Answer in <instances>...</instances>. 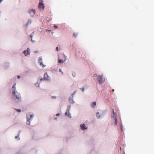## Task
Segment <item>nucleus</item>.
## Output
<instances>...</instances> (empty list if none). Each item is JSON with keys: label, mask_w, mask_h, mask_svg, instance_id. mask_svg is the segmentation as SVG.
<instances>
[{"label": "nucleus", "mask_w": 154, "mask_h": 154, "mask_svg": "<svg viewBox=\"0 0 154 154\" xmlns=\"http://www.w3.org/2000/svg\"><path fill=\"white\" fill-rule=\"evenodd\" d=\"M12 93L13 95V98L15 100L17 99L19 100H21V97L20 94L17 92L16 89H14L13 92Z\"/></svg>", "instance_id": "f257e3e1"}, {"label": "nucleus", "mask_w": 154, "mask_h": 154, "mask_svg": "<svg viewBox=\"0 0 154 154\" xmlns=\"http://www.w3.org/2000/svg\"><path fill=\"white\" fill-rule=\"evenodd\" d=\"M105 80V79L103 78L102 75H98L97 77V81L100 84H102Z\"/></svg>", "instance_id": "f03ea898"}, {"label": "nucleus", "mask_w": 154, "mask_h": 154, "mask_svg": "<svg viewBox=\"0 0 154 154\" xmlns=\"http://www.w3.org/2000/svg\"><path fill=\"white\" fill-rule=\"evenodd\" d=\"M42 0H40L39 3L38 8L41 10H44L45 8L44 5L43 3Z\"/></svg>", "instance_id": "7ed1b4c3"}, {"label": "nucleus", "mask_w": 154, "mask_h": 154, "mask_svg": "<svg viewBox=\"0 0 154 154\" xmlns=\"http://www.w3.org/2000/svg\"><path fill=\"white\" fill-rule=\"evenodd\" d=\"M23 53H24L25 56H27L28 54H30V49L29 48H27L26 50H25Z\"/></svg>", "instance_id": "20e7f679"}, {"label": "nucleus", "mask_w": 154, "mask_h": 154, "mask_svg": "<svg viewBox=\"0 0 154 154\" xmlns=\"http://www.w3.org/2000/svg\"><path fill=\"white\" fill-rule=\"evenodd\" d=\"M82 129L84 130H86L87 129V127L85 126V124H81L80 125Z\"/></svg>", "instance_id": "39448f33"}, {"label": "nucleus", "mask_w": 154, "mask_h": 154, "mask_svg": "<svg viewBox=\"0 0 154 154\" xmlns=\"http://www.w3.org/2000/svg\"><path fill=\"white\" fill-rule=\"evenodd\" d=\"M29 13L31 16H33L35 13V11L32 9L29 11Z\"/></svg>", "instance_id": "423d86ee"}, {"label": "nucleus", "mask_w": 154, "mask_h": 154, "mask_svg": "<svg viewBox=\"0 0 154 154\" xmlns=\"http://www.w3.org/2000/svg\"><path fill=\"white\" fill-rule=\"evenodd\" d=\"M44 79L47 80L49 79V77L46 73H45L44 75Z\"/></svg>", "instance_id": "0eeeda50"}, {"label": "nucleus", "mask_w": 154, "mask_h": 154, "mask_svg": "<svg viewBox=\"0 0 154 154\" xmlns=\"http://www.w3.org/2000/svg\"><path fill=\"white\" fill-rule=\"evenodd\" d=\"M117 114L116 113H114L111 115V116L114 119L115 118H116Z\"/></svg>", "instance_id": "6e6552de"}, {"label": "nucleus", "mask_w": 154, "mask_h": 154, "mask_svg": "<svg viewBox=\"0 0 154 154\" xmlns=\"http://www.w3.org/2000/svg\"><path fill=\"white\" fill-rule=\"evenodd\" d=\"M96 102H94L92 104H91V106H92V107L93 108H94L95 106H96Z\"/></svg>", "instance_id": "1a4fd4ad"}, {"label": "nucleus", "mask_w": 154, "mask_h": 154, "mask_svg": "<svg viewBox=\"0 0 154 154\" xmlns=\"http://www.w3.org/2000/svg\"><path fill=\"white\" fill-rule=\"evenodd\" d=\"M40 59L41 60H42V59H41L40 58H39V61H40ZM40 65H41V66H42L43 67H45V65H43V64L42 63V62H40Z\"/></svg>", "instance_id": "9d476101"}, {"label": "nucleus", "mask_w": 154, "mask_h": 154, "mask_svg": "<svg viewBox=\"0 0 154 154\" xmlns=\"http://www.w3.org/2000/svg\"><path fill=\"white\" fill-rule=\"evenodd\" d=\"M114 121H115V125H117V118H115L114 119Z\"/></svg>", "instance_id": "9b49d317"}, {"label": "nucleus", "mask_w": 154, "mask_h": 154, "mask_svg": "<svg viewBox=\"0 0 154 154\" xmlns=\"http://www.w3.org/2000/svg\"><path fill=\"white\" fill-rule=\"evenodd\" d=\"M16 83H15L14 84L13 86V87H12V88L13 89H12V92H13V90H14V89H16L15 88V87H16Z\"/></svg>", "instance_id": "f8f14e48"}, {"label": "nucleus", "mask_w": 154, "mask_h": 154, "mask_svg": "<svg viewBox=\"0 0 154 154\" xmlns=\"http://www.w3.org/2000/svg\"><path fill=\"white\" fill-rule=\"evenodd\" d=\"M58 62L59 63H63V60H62L60 59H58Z\"/></svg>", "instance_id": "ddd939ff"}, {"label": "nucleus", "mask_w": 154, "mask_h": 154, "mask_svg": "<svg viewBox=\"0 0 154 154\" xmlns=\"http://www.w3.org/2000/svg\"><path fill=\"white\" fill-rule=\"evenodd\" d=\"M97 117L98 118H99L100 117V116L99 115V112H97Z\"/></svg>", "instance_id": "4468645a"}, {"label": "nucleus", "mask_w": 154, "mask_h": 154, "mask_svg": "<svg viewBox=\"0 0 154 154\" xmlns=\"http://www.w3.org/2000/svg\"><path fill=\"white\" fill-rule=\"evenodd\" d=\"M26 124L28 125H29L30 124V122L29 120H27V121L26 122Z\"/></svg>", "instance_id": "2eb2a0df"}, {"label": "nucleus", "mask_w": 154, "mask_h": 154, "mask_svg": "<svg viewBox=\"0 0 154 154\" xmlns=\"http://www.w3.org/2000/svg\"><path fill=\"white\" fill-rule=\"evenodd\" d=\"M78 34L76 33H74L73 34V35L75 37H76V36Z\"/></svg>", "instance_id": "dca6fc26"}, {"label": "nucleus", "mask_w": 154, "mask_h": 154, "mask_svg": "<svg viewBox=\"0 0 154 154\" xmlns=\"http://www.w3.org/2000/svg\"><path fill=\"white\" fill-rule=\"evenodd\" d=\"M17 110L18 112H21V110L20 109H17Z\"/></svg>", "instance_id": "f3484780"}, {"label": "nucleus", "mask_w": 154, "mask_h": 154, "mask_svg": "<svg viewBox=\"0 0 154 154\" xmlns=\"http://www.w3.org/2000/svg\"><path fill=\"white\" fill-rule=\"evenodd\" d=\"M35 85L36 86H39V84H38V83H36L35 84Z\"/></svg>", "instance_id": "a211bd4d"}, {"label": "nucleus", "mask_w": 154, "mask_h": 154, "mask_svg": "<svg viewBox=\"0 0 154 154\" xmlns=\"http://www.w3.org/2000/svg\"><path fill=\"white\" fill-rule=\"evenodd\" d=\"M69 111L66 112L65 113V115H67V114L68 113H69Z\"/></svg>", "instance_id": "6ab92c4d"}, {"label": "nucleus", "mask_w": 154, "mask_h": 154, "mask_svg": "<svg viewBox=\"0 0 154 154\" xmlns=\"http://www.w3.org/2000/svg\"><path fill=\"white\" fill-rule=\"evenodd\" d=\"M54 26L56 29L57 28V26L56 25H54Z\"/></svg>", "instance_id": "aec40b11"}, {"label": "nucleus", "mask_w": 154, "mask_h": 154, "mask_svg": "<svg viewBox=\"0 0 154 154\" xmlns=\"http://www.w3.org/2000/svg\"><path fill=\"white\" fill-rule=\"evenodd\" d=\"M82 92H84V88H82Z\"/></svg>", "instance_id": "412c9836"}, {"label": "nucleus", "mask_w": 154, "mask_h": 154, "mask_svg": "<svg viewBox=\"0 0 154 154\" xmlns=\"http://www.w3.org/2000/svg\"><path fill=\"white\" fill-rule=\"evenodd\" d=\"M114 111V109H112V112L113 113H115Z\"/></svg>", "instance_id": "4be33fe9"}, {"label": "nucleus", "mask_w": 154, "mask_h": 154, "mask_svg": "<svg viewBox=\"0 0 154 154\" xmlns=\"http://www.w3.org/2000/svg\"><path fill=\"white\" fill-rule=\"evenodd\" d=\"M30 37H31V41H32V35H30Z\"/></svg>", "instance_id": "5701e85b"}, {"label": "nucleus", "mask_w": 154, "mask_h": 154, "mask_svg": "<svg viewBox=\"0 0 154 154\" xmlns=\"http://www.w3.org/2000/svg\"><path fill=\"white\" fill-rule=\"evenodd\" d=\"M59 72H61L62 73H63V72H62V71H61V69H59Z\"/></svg>", "instance_id": "b1692460"}, {"label": "nucleus", "mask_w": 154, "mask_h": 154, "mask_svg": "<svg viewBox=\"0 0 154 154\" xmlns=\"http://www.w3.org/2000/svg\"><path fill=\"white\" fill-rule=\"evenodd\" d=\"M60 115V113H57V114H56V116H59Z\"/></svg>", "instance_id": "393cba45"}, {"label": "nucleus", "mask_w": 154, "mask_h": 154, "mask_svg": "<svg viewBox=\"0 0 154 154\" xmlns=\"http://www.w3.org/2000/svg\"><path fill=\"white\" fill-rule=\"evenodd\" d=\"M56 49L57 51H58V47H57L56 48Z\"/></svg>", "instance_id": "a878e982"}, {"label": "nucleus", "mask_w": 154, "mask_h": 154, "mask_svg": "<svg viewBox=\"0 0 154 154\" xmlns=\"http://www.w3.org/2000/svg\"><path fill=\"white\" fill-rule=\"evenodd\" d=\"M44 79L41 78V79L40 80H41V81H42L43 80H44Z\"/></svg>", "instance_id": "bb28decb"}, {"label": "nucleus", "mask_w": 154, "mask_h": 154, "mask_svg": "<svg viewBox=\"0 0 154 154\" xmlns=\"http://www.w3.org/2000/svg\"><path fill=\"white\" fill-rule=\"evenodd\" d=\"M97 76V74H94V76L95 77H96Z\"/></svg>", "instance_id": "cd10ccee"}, {"label": "nucleus", "mask_w": 154, "mask_h": 154, "mask_svg": "<svg viewBox=\"0 0 154 154\" xmlns=\"http://www.w3.org/2000/svg\"><path fill=\"white\" fill-rule=\"evenodd\" d=\"M18 79H19L20 78V76L19 75L17 77Z\"/></svg>", "instance_id": "c85d7f7f"}, {"label": "nucleus", "mask_w": 154, "mask_h": 154, "mask_svg": "<svg viewBox=\"0 0 154 154\" xmlns=\"http://www.w3.org/2000/svg\"><path fill=\"white\" fill-rule=\"evenodd\" d=\"M30 116H31V118H32L33 116L32 115H30Z\"/></svg>", "instance_id": "c756f323"}, {"label": "nucleus", "mask_w": 154, "mask_h": 154, "mask_svg": "<svg viewBox=\"0 0 154 154\" xmlns=\"http://www.w3.org/2000/svg\"><path fill=\"white\" fill-rule=\"evenodd\" d=\"M18 137V136H16L15 137V138H17Z\"/></svg>", "instance_id": "7c9ffc66"}, {"label": "nucleus", "mask_w": 154, "mask_h": 154, "mask_svg": "<svg viewBox=\"0 0 154 154\" xmlns=\"http://www.w3.org/2000/svg\"><path fill=\"white\" fill-rule=\"evenodd\" d=\"M114 91V89H112V91L113 92Z\"/></svg>", "instance_id": "2f4dec72"}, {"label": "nucleus", "mask_w": 154, "mask_h": 154, "mask_svg": "<svg viewBox=\"0 0 154 154\" xmlns=\"http://www.w3.org/2000/svg\"><path fill=\"white\" fill-rule=\"evenodd\" d=\"M64 57H66V56L65 55H64Z\"/></svg>", "instance_id": "473e14b6"}, {"label": "nucleus", "mask_w": 154, "mask_h": 154, "mask_svg": "<svg viewBox=\"0 0 154 154\" xmlns=\"http://www.w3.org/2000/svg\"><path fill=\"white\" fill-rule=\"evenodd\" d=\"M121 130L122 131V128H121Z\"/></svg>", "instance_id": "72a5a7b5"}]
</instances>
